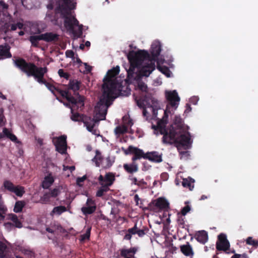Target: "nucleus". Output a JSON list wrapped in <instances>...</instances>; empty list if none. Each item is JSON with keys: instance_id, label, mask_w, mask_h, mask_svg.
<instances>
[{"instance_id": "obj_15", "label": "nucleus", "mask_w": 258, "mask_h": 258, "mask_svg": "<svg viewBox=\"0 0 258 258\" xmlns=\"http://www.w3.org/2000/svg\"><path fill=\"white\" fill-rule=\"evenodd\" d=\"M98 180L100 185L105 184L109 187L112 185L115 180V174L112 172L106 173L104 177L100 174Z\"/></svg>"}, {"instance_id": "obj_26", "label": "nucleus", "mask_w": 258, "mask_h": 258, "mask_svg": "<svg viewBox=\"0 0 258 258\" xmlns=\"http://www.w3.org/2000/svg\"><path fill=\"white\" fill-rule=\"evenodd\" d=\"M195 238L198 242L205 244L208 239V233L205 230L199 231L196 233Z\"/></svg>"}, {"instance_id": "obj_13", "label": "nucleus", "mask_w": 258, "mask_h": 258, "mask_svg": "<svg viewBox=\"0 0 258 258\" xmlns=\"http://www.w3.org/2000/svg\"><path fill=\"white\" fill-rule=\"evenodd\" d=\"M97 207L95 201L91 198H88L84 206L81 209V212L84 215L87 216L93 214Z\"/></svg>"}, {"instance_id": "obj_43", "label": "nucleus", "mask_w": 258, "mask_h": 258, "mask_svg": "<svg viewBox=\"0 0 258 258\" xmlns=\"http://www.w3.org/2000/svg\"><path fill=\"white\" fill-rule=\"evenodd\" d=\"M246 244L252 245L255 248L258 247V240L254 239L252 237H248L245 240Z\"/></svg>"}, {"instance_id": "obj_50", "label": "nucleus", "mask_w": 258, "mask_h": 258, "mask_svg": "<svg viewBox=\"0 0 258 258\" xmlns=\"http://www.w3.org/2000/svg\"><path fill=\"white\" fill-rule=\"evenodd\" d=\"M231 258H249L248 255L246 253L242 254L235 253Z\"/></svg>"}, {"instance_id": "obj_19", "label": "nucleus", "mask_w": 258, "mask_h": 258, "mask_svg": "<svg viewBox=\"0 0 258 258\" xmlns=\"http://www.w3.org/2000/svg\"><path fill=\"white\" fill-rule=\"evenodd\" d=\"M10 49L11 47L6 43L4 45H0V59L12 57Z\"/></svg>"}, {"instance_id": "obj_3", "label": "nucleus", "mask_w": 258, "mask_h": 258, "mask_svg": "<svg viewBox=\"0 0 258 258\" xmlns=\"http://www.w3.org/2000/svg\"><path fill=\"white\" fill-rule=\"evenodd\" d=\"M14 63L17 68L26 74L28 77L32 76L39 83L45 85L48 89L56 97L57 99L58 100L57 95L59 94L68 101H75L73 98L69 95L68 91H65L55 87L44 79V75L47 72L46 67H38L34 63L28 62L22 58L16 59L14 60Z\"/></svg>"}, {"instance_id": "obj_41", "label": "nucleus", "mask_w": 258, "mask_h": 258, "mask_svg": "<svg viewBox=\"0 0 258 258\" xmlns=\"http://www.w3.org/2000/svg\"><path fill=\"white\" fill-rule=\"evenodd\" d=\"M91 227H89L87 228L85 233L80 236V241L82 242L86 240H89L91 234Z\"/></svg>"}, {"instance_id": "obj_27", "label": "nucleus", "mask_w": 258, "mask_h": 258, "mask_svg": "<svg viewBox=\"0 0 258 258\" xmlns=\"http://www.w3.org/2000/svg\"><path fill=\"white\" fill-rule=\"evenodd\" d=\"M54 182V178L51 174L44 177L42 182V187L44 189L48 188Z\"/></svg>"}, {"instance_id": "obj_37", "label": "nucleus", "mask_w": 258, "mask_h": 258, "mask_svg": "<svg viewBox=\"0 0 258 258\" xmlns=\"http://www.w3.org/2000/svg\"><path fill=\"white\" fill-rule=\"evenodd\" d=\"M101 185V187L99 188L96 194V196L97 197H102L105 192H106L109 190V187L105 185V184Z\"/></svg>"}, {"instance_id": "obj_54", "label": "nucleus", "mask_w": 258, "mask_h": 258, "mask_svg": "<svg viewBox=\"0 0 258 258\" xmlns=\"http://www.w3.org/2000/svg\"><path fill=\"white\" fill-rule=\"evenodd\" d=\"M128 178L130 180H131L132 181L133 184L136 185H138L139 180L137 179V178L136 177H133V175H130Z\"/></svg>"}, {"instance_id": "obj_28", "label": "nucleus", "mask_w": 258, "mask_h": 258, "mask_svg": "<svg viewBox=\"0 0 258 258\" xmlns=\"http://www.w3.org/2000/svg\"><path fill=\"white\" fill-rule=\"evenodd\" d=\"M71 119L74 121L83 122L85 118V117H86L83 114H81L78 112L75 113L73 108H71Z\"/></svg>"}, {"instance_id": "obj_35", "label": "nucleus", "mask_w": 258, "mask_h": 258, "mask_svg": "<svg viewBox=\"0 0 258 258\" xmlns=\"http://www.w3.org/2000/svg\"><path fill=\"white\" fill-rule=\"evenodd\" d=\"M25 188L23 186L17 185L15 186L12 192L15 193L18 197H22L25 193Z\"/></svg>"}, {"instance_id": "obj_56", "label": "nucleus", "mask_w": 258, "mask_h": 258, "mask_svg": "<svg viewBox=\"0 0 258 258\" xmlns=\"http://www.w3.org/2000/svg\"><path fill=\"white\" fill-rule=\"evenodd\" d=\"M99 151H96L97 155L93 158V161L97 160L99 161H101L102 160V157H101V155L99 154L98 156L97 155L98 154H99Z\"/></svg>"}, {"instance_id": "obj_63", "label": "nucleus", "mask_w": 258, "mask_h": 258, "mask_svg": "<svg viewBox=\"0 0 258 258\" xmlns=\"http://www.w3.org/2000/svg\"><path fill=\"white\" fill-rule=\"evenodd\" d=\"M47 8L49 10H52L53 9V3L50 1L47 5Z\"/></svg>"}, {"instance_id": "obj_62", "label": "nucleus", "mask_w": 258, "mask_h": 258, "mask_svg": "<svg viewBox=\"0 0 258 258\" xmlns=\"http://www.w3.org/2000/svg\"><path fill=\"white\" fill-rule=\"evenodd\" d=\"M84 66H85L86 70L87 72H90L92 70V67L88 65L87 63H84Z\"/></svg>"}, {"instance_id": "obj_10", "label": "nucleus", "mask_w": 258, "mask_h": 258, "mask_svg": "<svg viewBox=\"0 0 258 258\" xmlns=\"http://www.w3.org/2000/svg\"><path fill=\"white\" fill-rule=\"evenodd\" d=\"M165 97L166 100L168 102V104L167 105V108L164 111V112L166 111V115L167 114V109L169 108V107H171L176 109L179 104V102L180 101V98L178 96V93L176 90L173 91H166L165 92ZM165 116V114L164 116Z\"/></svg>"}, {"instance_id": "obj_29", "label": "nucleus", "mask_w": 258, "mask_h": 258, "mask_svg": "<svg viewBox=\"0 0 258 258\" xmlns=\"http://www.w3.org/2000/svg\"><path fill=\"white\" fill-rule=\"evenodd\" d=\"M67 211V208L64 206H59L55 207L50 213V216H53L56 214L57 215H61L62 213Z\"/></svg>"}, {"instance_id": "obj_9", "label": "nucleus", "mask_w": 258, "mask_h": 258, "mask_svg": "<svg viewBox=\"0 0 258 258\" xmlns=\"http://www.w3.org/2000/svg\"><path fill=\"white\" fill-rule=\"evenodd\" d=\"M149 231V229L145 226H143L140 228L137 226V223H135L134 227L127 230L126 233L124 236L123 239L130 240L133 235L137 234L139 237H144Z\"/></svg>"}, {"instance_id": "obj_60", "label": "nucleus", "mask_w": 258, "mask_h": 258, "mask_svg": "<svg viewBox=\"0 0 258 258\" xmlns=\"http://www.w3.org/2000/svg\"><path fill=\"white\" fill-rule=\"evenodd\" d=\"M177 249V248L174 246H173L172 244L171 245L170 248L169 249V251L170 253L172 254H173L174 253L176 252V250Z\"/></svg>"}, {"instance_id": "obj_22", "label": "nucleus", "mask_w": 258, "mask_h": 258, "mask_svg": "<svg viewBox=\"0 0 258 258\" xmlns=\"http://www.w3.org/2000/svg\"><path fill=\"white\" fill-rule=\"evenodd\" d=\"M146 157V159L155 163H160L162 161V155L156 151L147 152Z\"/></svg>"}, {"instance_id": "obj_53", "label": "nucleus", "mask_w": 258, "mask_h": 258, "mask_svg": "<svg viewBox=\"0 0 258 258\" xmlns=\"http://www.w3.org/2000/svg\"><path fill=\"white\" fill-rule=\"evenodd\" d=\"M8 209L7 207L4 205L3 202H0V212L3 214H6Z\"/></svg>"}, {"instance_id": "obj_4", "label": "nucleus", "mask_w": 258, "mask_h": 258, "mask_svg": "<svg viewBox=\"0 0 258 258\" xmlns=\"http://www.w3.org/2000/svg\"><path fill=\"white\" fill-rule=\"evenodd\" d=\"M119 67L116 66L112 69L108 71L106 75L103 79V84L102 85L103 94L100 99H103V101L112 104L113 100L117 97L119 94L123 96H127L130 94V90L127 89L125 91L122 90L124 88L122 87L120 83L116 82L112 79L115 77L119 73Z\"/></svg>"}, {"instance_id": "obj_2", "label": "nucleus", "mask_w": 258, "mask_h": 258, "mask_svg": "<svg viewBox=\"0 0 258 258\" xmlns=\"http://www.w3.org/2000/svg\"><path fill=\"white\" fill-rule=\"evenodd\" d=\"M167 119L168 115H166L165 111V116L158 121L157 125H152V128L163 135L162 143L169 145L175 144L178 150L181 147L184 149H189L192 144L190 133L188 132H183V130L177 131L173 124L166 127Z\"/></svg>"}, {"instance_id": "obj_40", "label": "nucleus", "mask_w": 258, "mask_h": 258, "mask_svg": "<svg viewBox=\"0 0 258 258\" xmlns=\"http://www.w3.org/2000/svg\"><path fill=\"white\" fill-rule=\"evenodd\" d=\"M15 185L10 180H5L3 183V187L8 190L12 192Z\"/></svg>"}, {"instance_id": "obj_51", "label": "nucleus", "mask_w": 258, "mask_h": 258, "mask_svg": "<svg viewBox=\"0 0 258 258\" xmlns=\"http://www.w3.org/2000/svg\"><path fill=\"white\" fill-rule=\"evenodd\" d=\"M137 186L141 188H145L147 187V183L143 179L139 180Z\"/></svg>"}, {"instance_id": "obj_59", "label": "nucleus", "mask_w": 258, "mask_h": 258, "mask_svg": "<svg viewBox=\"0 0 258 258\" xmlns=\"http://www.w3.org/2000/svg\"><path fill=\"white\" fill-rule=\"evenodd\" d=\"M67 169H69L71 171V172H72L75 170V167L74 166H64L63 170H66Z\"/></svg>"}, {"instance_id": "obj_8", "label": "nucleus", "mask_w": 258, "mask_h": 258, "mask_svg": "<svg viewBox=\"0 0 258 258\" xmlns=\"http://www.w3.org/2000/svg\"><path fill=\"white\" fill-rule=\"evenodd\" d=\"M82 83L77 80H71L68 84V88L65 91H68L69 95L75 100V101H69L72 104L76 105L82 109L84 106L85 98L84 96L79 94L78 91L80 90Z\"/></svg>"}, {"instance_id": "obj_38", "label": "nucleus", "mask_w": 258, "mask_h": 258, "mask_svg": "<svg viewBox=\"0 0 258 258\" xmlns=\"http://www.w3.org/2000/svg\"><path fill=\"white\" fill-rule=\"evenodd\" d=\"M194 180L191 178L188 179H183L182 182L183 186L185 187H188L190 190H192L194 188V185H191V183L194 182Z\"/></svg>"}, {"instance_id": "obj_42", "label": "nucleus", "mask_w": 258, "mask_h": 258, "mask_svg": "<svg viewBox=\"0 0 258 258\" xmlns=\"http://www.w3.org/2000/svg\"><path fill=\"white\" fill-rule=\"evenodd\" d=\"M157 68L160 72L166 75L167 77H170V71L167 67L158 65Z\"/></svg>"}, {"instance_id": "obj_6", "label": "nucleus", "mask_w": 258, "mask_h": 258, "mask_svg": "<svg viewBox=\"0 0 258 258\" xmlns=\"http://www.w3.org/2000/svg\"><path fill=\"white\" fill-rule=\"evenodd\" d=\"M9 6L4 1H0V29L5 34L14 31L17 28L22 29L24 25L18 19L13 18L8 13Z\"/></svg>"}, {"instance_id": "obj_58", "label": "nucleus", "mask_w": 258, "mask_h": 258, "mask_svg": "<svg viewBox=\"0 0 258 258\" xmlns=\"http://www.w3.org/2000/svg\"><path fill=\"white\" fill-rule=\"evenodd\" d=\"M106 162H107V163H106V164L105 165V166L104 167L105 168H110L112 166V163L111 162L110 159L109 158H108L106 159Z\"/></svg>"}, {"instance_id": "obj_64", "label": "nucleus", "mask_w": 258, "mask_h": 258, "mask_svg": "<svg viewBox=\"0 0 258 258\" xmlns=\"http://www.w3.org/2000/svg\"><path fill=\"white\" fill-rule=\"evenodd\" d=\"M46 231L49 233H51L53 234L54 233V230H53L52 228L50 227H46Z\"/></svg>"}, {"instance_id": "obj_46", "label": "nucleus", "mask_w": 258, "mask_h": 258, "mask_svg": "<svg viewBox=\"0 0 258 258\" xmlns=\"http://www.w3.org/2000/svg\"><path fill=\"white\" fill-rule=\"evenodd\" d=\"M60 190L57 188H54L52 190H51L48 193L51 195V198H56L60 194Z\"/></svg>"}, {"instance_id": "obj_7", "label": "nucleus", "mask_w": 258, "mask_h": 258, "mask_svg": "<svg viewBox=\"0 0 258 258\" xmlns=\"http://www.w3.org/2000/svg\"><path fill=\"white\" fill-rule=\"evenodd\" d=\"M111 104V103L103 101V99H100L95 107V114L94 117L92 118L90 117H85L83 122L89 132H92L95 123L100 120L105 119L108 108Z\"/></svg>"}, {"instance_id": "obj_52", "label": "nucleus", "mask_w": 258, "mask_h": 258, "mask_svg": "<svg viewBox=\"0 0 258 258\" xmlns=\"http://www.w3.org/2000/svg\"><path fill=\"white\" fill-rule=\"evenodd\" d=\"M66 55L67 57L72 58L73 59L75 58L74 52L72 50H67L66 51Z\"/></svg>"}, {"instance_id": "obj_55", "label": "nucleus", "mask_w": 258, "mask_h": 258, "mask_svg": "<svg viewBox=\"0 0 258 258\" xmlns=\"http://www.w3.org/2000/svg\"><path fill=\"white\" fill-rule=\"evenodd\" d=\"M69 103H64V105H66L67 107L71 108H75L76 107L78 109L80 107H78L76 105L74 104H72L71 102L69 101Z\"/></svg>"}, {"instance_id": "obj_11", "label": "nucleus", "mask_w": 258, "mask_h": 258, "mask_svg": "<svg viewBox=\"0 0 258 258\" xmlns=\"http://www.w3.org/2000/svg\"><path fill=\"white\" fill-rule=\"evenodd\" d=\"M124 153L126 155L133 154L134 156L132 158V161L133 162H136L137 160H140L141 158H146V153H145L142 150L133 146H130L127 149L125 150Z\"/></svg>"}, {"instance_id": "obj_49", "label": "nucleus", "mask_w": 258, "mask_h": 258, "mask_svg": "<svg viewBox=\"0 0 258 258\" xmlns=\"http://www.w3.org/2000/svg\"><path fill=\"white\" fill-rule=\"evenodd\" d=\"M58 74L60 77H63L67 79H68L70 77V75L64 72L62 69H59L58 71Z\"/></svg>"}, {"instance_id": "obj_32", "label": "nucleus", "mask_w": 258, "mask_h": 258, "mask_svg": "<svg viewBox=\"0 0 258 258\" xmlns=\"http://www.w3.org/2000/svg\"><path fill=\"white\" fill-rule=\"evenodd\" d=\"M127 126L126 125H118L114 130V133L116 135L120 136L127 132Z\"/></svg>"}, {"instance_id": "obj_30", "label": "nucleus", "mask_w": 258, "mask_h": 258, "mask_svg": "<svg viewBox=\"0 0 258 258\" xmlns=\"http://www.w3.org/2000/svg\"><path fill=\"white\" fill-rule=\"evenodd\" d=\"M3 132V135H4V137H6L13 142H19L17 137L14 134H12L8 128L6 127L4 128Z\"/></svg>"}, {"instance_id": "obj_5", "label": "nucleus", "mask_w": 258, "mask_h": 258, "mask_svg": "<svg viewBox=\"0 0 258 258\" xmlns=\"http://www.w3.org/2000/svg\"><path fill=\"white\" fill-rule=\"evenodd\" d=\"M75 8V3L72 0H59L56 10L57 12H62L64 27L74 35L80 37L82 35L83 26L79 25V21L72 14L71 11Z\"/></svg>"}, {"instance_id": "obj_61", "label": "nucleus", "mask_w": 258, "mask_h": 258, "mask_svg": "<svg viewBox=\"0 0 258 258\" xmlns=\"http://www.w3.org/2000/svg\"><path fill=\"white\" fill-rule=\"evenodd\" d=\"M121 249H120L118 251H117L114 253V257L115 258H121L122 257L121 255Z\"/></svg>"}, {"instance_id": "obj_34", "label": "nucleus", "mask_w": 258, "mask_h": 258, "mask_svg": "<svg viewBox=\"0 0 258 258\" xmlns=\"http://www.w3.org/2000/svg\"><path fill=\"white\" fill-rule=\"evenodd\" d=\"M25 205V203L24 201H19L16 202L14 208V212L15 213L21 212Z\"/></svg>"}, {"instance_id": "obj_36", "label": "nucleus", "mask_w": 258, "mask_h": 258, "mask_svg": "<svg viewBox=\"0 0 258 258\" xmlns=\"http://www.w3.org/2000/svg\"><path fill=\"white\" fill-rule=\"evenodd\" d=\"M182 123L183 121L182 118L180 116H175V118L174 119V124L176 126L177 128L175 127L174 125L173 126L177 130V131H181L182 130Z\"/></svg>"}, {"instance_id": "obj_44", "label": "nucleus", "mask_w": 258, "mask_h": 258, "mask_svg": "<svg viewBox=\"0 0 258 258\" xmlns=\"http://www.w3.org/2000/svg\"><path fill=\"white\" fill-rule=\"evenodd\" d=\"M6 123V118L4 115V109L3 108H0V127L5 125Z\"/></svg>"}, {"instance_id": "obj_24", "label": "nucleus", "mask_w": 258, "mask_h": 258, "mask_svg": "<svg viewBox=\"0 0 258 258\" xmlns=\"http://www.w3.org/2000/svg\"><path fill=\"white\" fill-rule=\"evenodd\" d=\"M155 206L159 210H167L169 203L164 198L160 197L155 201Z\"/></svg>"}, {"instance_id": "obj_57", "label": "nucleus", "mask_w": 258, "mask_h": 258, "mask_svg": "<svg viewBox=\"0 0 258 258\" xmlns=\"http://www.w3.org/2000/svg\"><path fill=\"white\" fill-rule=\"evenodd\" d=\"M86 179V176H84L82 177H79L77 179V183L78 184H80V183L83 182Z\"/></svg>"}, {"instance_id": "obj_12", "label": "nucleus", "mask_w": 258, "mask_h": 258, "mask_svg": "<svg viewBox=\"0 0 258 258\" xmlns=\"http://www.w3.org/2000/svg\"><path fill=\"white\" fill-rule=\"evenodd\" d=\"M216 249L218 251L225 252L229 250L230 243L227 239L226 235L224 233H220L218 236V240L216 244Z\"/></svg>"}, {"instance_id": "obj_33", "label": "nucleus", "mask_w": 258, "mask_h": 258, "mask_svg": "<svg viewBox=\"0 0 258 258\" xmlns=\"http://www.w3.org/2000/svg\"><path fill=\"white\" fill-rule=\"evenodd\" d=\"M51 198V195L48 192H45L43 196L40 197L39 202L42 204H50Z\"/></svg>"}, {"instance_id": "obj_16", "label": "nucleus", "mask_w": 258, "mask_h": 258, "mask_svg": "<svg viewBox=\"0 0 258 258\" xmlns=\"http://www.w3.org/2000/svg\"><path fill=\"white\" fill-rule=\"evenodd\" d=\"M7 219L13 222V224L11 222H6L4 223V226L6 228H11L13 226L21 228L22 227V222L18 219V217L14 214H9L8 215Z\"/></svg>"}, {"instance_id": "obj_20", "label": "nucleus", "mask_w": 258, "mask_h": 258, "mask_svg": "<svg viewBox=\"0 0 258 258\" xmlns=\"http://www.w3.org/2000/svg\"><path fill=\"white\" fill-rule=\"evenodd\" d=\"M138 251V248L132 247L128 249L121 248V255L123 258H136L135 254Z\"/></svg>"}, {"instance_id": "obj_45", "label": "nucleus", "mask_w": 258, "mask_h": 258, "mask_svg": "<svg viewBox=\"0 0 258 258\" xmlns=\"http://www.w3.org/2000/svg\"><path fill=\"white\" fill-rule=\"evenodd\" d=\"M181 215L178 214V217L177 219V223L178 225L182 228H185V218Z\"/></svg>"}, {"instance_id": "obj_47", "label": "nucleus", "mask_w": 258, "mask_h": 258, "mask_svg": "<svg viewBox=\"0 0 258 258\" xmlns=\"http://www.w3.org/2000/svg\"><path fill=\"white\" fill-rule=\"evenodd\" d=\"M123 121L124 123L126 124L128 126H131L134 124L133 120L128 117L124 116L123 117Z\"/></svg>"}, {"instance_id": "obj_1", "label": "nucleus", "mask_w": 258, "mask_h": 258, "mask_svg": "<svg viewBox=\"0 0 258 258\" xmlns=\"http://www.w3.org/2000/svg\"><path fill=\"white\" fill-rule=\"evenodd\" d=\"M161 45L158 41L152 43L151 48V54L148 51L142 50L137 52L132 50L127 55V58L130 63L128 70L129 78H133L138 75L135 73V69L142 67L140 70V75L142 76L149 77L151 73L155 70V60L160 55Z\"/></svg>"}, {"instance_id": "obj_18", "label": "nucleus", "mask_w": 258, "mask_h": 258, "mask_svg": "<svg viewBox=\"0 0 258 258\" xmlns=\"http://www.w3.org/2000/svg\"><path fill=\"white\" fill-rule=\"evenodd\" d=\"M58 15H60V18H63V14L62 12H56V8L54 10V13L52 12H48L46 14V17L47 18L51 21L54 25H58L59 24V17L58 16ZM61 22H60V23H61Z\"/></svg>"}, {"instance_id": "obj_39", "label": "nucleus", "mask_w": 258, "mask_h": 258, "mask_svg": "<svg viewBox=\"0 0 258 258\" xmlns=\"http://www.w3.org/2000/svg\"><path fill=\"white\" fill-rule=\"evenodd\" d=\"M8 247L3 242L0 241V258H4L6 256Z\"/></svg>"}, {"instance_id": "obj_23", "label": "nucleus", "mask_w": 258, "mask_h": 258, "mask_svg": "<svg viewBox=\"0 0 258 258\" xmlns=\"http://www.w3.org/2000/svg\"><path fill=\"white\" fill-rule=\"evenodd\" d=\"M42 40L47 42L57 41L59 39V35L52 32H46L41 34Z\"/></svg>"}, {"instance_id": "obj_31", "label": "nucleus", "mask_w": 258, "mask_h": 258, "mask_svg": "<svg viewBox=\"0 0 258 258\" xmlns=\"http://www.w3.org/2000/svg\"><path fill=\"white\" fill-rule=\"evenodd\" d=\"M29 40L33 46L37 47L38 46V42L40 40H42L41 34L39 35H32L29 38Z\"/></svg>"}, {"instance_id": "obj_17", "label": "nucleus", "mask_w": 258, "mask_h": 258, "mask_svg": "<svg viewBox=\"0 0 258 258\" xmlns=\"http://www.w3.org/2000/svg\"><path fill=\"white\" fill-rule=\"evenodd\" d=\"M142 66H140V68H137L135 69V73L138 75L137 77H135L133 78H129L127 76V78L130 80H136L138 81L137 83V88L142 92H147V86L145 84V83L142 82V81L139 80L141 77L143 76L140 75V70ZM127 74H128V71H127Z\"/></svg>"}, {"instance_id": "obj_48", "label": "nucleus", "mask_w": 258, "mask_h": 258, "mask_svg": "<svg viewBox=\"0 0 258 258\" xmlns=\"http://www.w3.org/2000/svg\"><path fill=\"white\" fill-rule=\"evenodd\" d=\"M190 211V207L189 205H186L181 210L180 214L182 216H185Z\"/></svg>"}, {"instance_id": "obj_14", "label": "nucleus", "mask_w": 258, "mask_h": 258, "mask_svg": "<svg viewBox=\"0 0 258 258\" xmlns=\"http://www.w3.org/2000/svg\"><path fill=\"white\" fill-rule=\"evenodd\" d=\"M54 145L55 146L56 151L58 153L64 154L67 151V137L62 135L57 138L55 142L53 141Z\"/></svg>"}, {"instance_id": "obj_25", "label": "nucleus", "mask_w": 258, "mask_h": 258, "mask_svg": "<svg viewBox=\"0 0 258 258\" xmlns=\"http://www.w3.org/2000/svg\"><path fill=\"white\" fill-rule=\"evenodd\" d=\"M180 248L181 252L185 256H193L194 254L192 248L188 242L186 244L180 245Z\"/></svg>"}, {"instance_id": "obj_21", "label": "nucleus", "mask_w": 258, "mask_h": 258, "mask_svg": "<svg viewBox=\"0 0 258 258\" xmlns=\"http://www.w3.org/2000/svg\"><path fill=\"white\" fill-rule=\"evenodd\" d=\"M123 168L125 171L130 174H133L139 170L138 164L136 162H133L131 163H125L123 165Z\"/></svg>"}]
</instances>
